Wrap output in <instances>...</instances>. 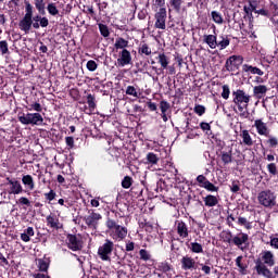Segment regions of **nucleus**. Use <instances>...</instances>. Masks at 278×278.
Listing matches in <instances>:
<instances>
[{"instance_id": "obj_1", "label": "nucleus", "mask_w": 278, "mask_h": 278, "mask_svg": "<svg viewBox=\"0 0 278 278\" xmlns=\"http://www.w3.org/2000/svg\"><path fill=\"white\" fill-rule=\"evenodd\" d=\"M277 264V256H275V252L270 250H262L258 256L254 260V267L256 275L258 277L264 278H275L273 275V266Z\"/></svg>"}, {"instance_id": "obj_2", "label": "nucleus", "mask_w": 278, "mask_h": 278, "mask_svg": "<svg viewBox=\"0 0 278 278\" xmlns=\"http://www.w3.org/2000/svg\"><path fill=\"white\" fill-rule=\"evenodd\" d=\"M123 216L118 211H111L105 220L106 231L111 233L113 240H125L127 238V227L121 223Z\"/></svg>"}, {"instance_id": "obj_3", "label": "nucleus", "mask_w": 278, "mask_h": 278, "mask_svg": "<svg viewBox=\"0 0 278 278\" xmlns=\"http://www.w3.org/2000/svg\"><path fill=\"white\" fill-rule=\"evenodd\" d=\"M232 103L235 108L240 112L241 118H247L249 116V103H251V94L242 89H237L232 91Z\"/></svg>"}, {"instance_id": "obj_4", "label": "nucleus", "mask_w": 278, "mask_h": 278, "mask_svg": "<svg viewBox=\"0 0 278 278\" xmlns=\"http://www.w3.org/2000/svg\"><path fill=\"white\" fill-rule=\"evenodd\" d=\"M24 5L25 15L18 22V29H21V31H24V34H29V31H31V27H34V20H31V16H34V5L27 0L24 1Z\"/></svg>"}, {"instance_id": "obj_5", "label": "nucleus", "mask_w": 278, "mask_h": 278, "mask_svg": "<svg viewBox=\"0 0 278 278\" xmlns=\"http://www.w3.org/2000/svg\"><path fill=\"white\" fill-rule=\"evenodd\" d=\"M257 199L260 205H263V207H268L269 210H273V207L277 205V194H275V192H273L270 189L261 191Z\"/></svg>"}, {"instance_id": "obj_6", "label": "nucleus", "mask_w": 278, "mask_h": 278, "mask_svg": "<svg viewBox=\"0 0 278 278\" xmlns=\"http://www.w3.org/2000/svg\"><path fill=\"white\" fill-rule=\"evenodd\" d=\"M65 243L70 251L78 252L84 250V237L80 233H67Z\"/></svg>"}, {"instance_id": "obj_7", "label": "nucleus", "mask_w": 278, "mask_h": 278, "mask_svg": "<svg viewBox=\"0 0 278 278\" xmlns=\"http://www.w3.org/2000/svg\"><path fill=\"white\" fill-rule=\"evenodd\" d=\"M114 241L105 239L104 243L98 249V256L102 262H112V253H114Z\"/></svg>"}, {"instance_id": "obj_8", "label": "nucleus", "mask_w": 278, "mask_h": 278, "mask_svg": "<svg viewBox=\"0 0 278 278\" xmlns=\"http://www.w3.org/2000/svg\"><path fill=\"white\" fill-rule=\"evenodd\" d=\"M18 121L22 125H42L45 118L40 113H22L18 115Z\"/></svg>"}, {"instance_id": "obj_9", "label": "nucleus", "mask_w": 278, "mask_h": 278, "mask_svg": "<svg viewBox=\"0 0 278 278\" xmlns=\"http://www.w3.org/2000/svg\"><path fill=\"white\" fill-rule=\"evenodd\" d=\"M232 244L238 247L240 251H249V247H251V242L249 241V235L247 232H239L235 235Z\"/></svg>"}, {"instance_id": "obj_10", "label": "nucleus", "mask_w": 278, "mask_h": 278, "mask_svg": "<svg viewBox=\"0 0 278 278\" xmlns=\"http://www.w3.org/2000/svg\"><path fill=\"white\" fill-rule=\"evenodd\" d=\"M242 62H244L242 55H231L226 60L225 68L228 73H233L239 71L240 66H242Z\"/></svg>"}, {"instance_id": "obj_11", "label": "nucleus", "mask_w": 278, "mask_h": 278, "mask_svg": "<svg viewBox=\"0 0 278 278\" xmlns=\"http://www.w3.org/2000/svg\"><path fill=\"white\" fill-rule=\"evenodd\" d=\"M103 216L101 213L94 211L89 212V215L84 217L85 224L89 229L97 230L99 228V220H102Z\"/></svg>"}, {"instance_id": "obj_12", "label": "nucleus", "mask_w": 278, "mask_h": 278, "mask_svg": "<svg viewBox=\"0 0 278 278\" xmlns=\"http://www.w3.org/2000/svg\"><path fill=\"white\" fill-rule=\"evenodd\" d=\"M166 18H167V12L166 8H161L159 11L154 14V27L155 29H166Z\"/></svg>"}, {"instance_id": "obj_13", "label": "nucleus", "mask_w": 278, "mask_h": 278, "mask_svg": "<svg viewBox=\"0 0 278 278\" xmlns=\"http://www.w3.org/2000/svg\"><path fill=\"white\" fill-rule=\"evenodd\" d=\"M265 139L263 141V143H261V148L263 151H270V153H274V149H277L278 147V137L277 136H274V135H268V136H265Z\"/></svg>"}, {"instance_id": "obj_14", "label": "nucleus", "mask_w": 278, "mask_h": 278, "mask_svg": "<svg viewBox=\"0 0 278 278\" xmlns=\"http://www.w3.org/2000/svg\"><path fill=\"white\" fill-rule=\"evenodd\" d=\"M129 64H132L131 52H129V50L127 49L119 51V54L117 58V66L124 67V66H129Z\"/></svg>"}, {"instance_id": "obj_15", "label": "nucleus", "mask_w": 278, "mask_h": 278, "mask_svg": "<svg viewBox=\"0 0 278 278\" xmlns=\"http://www.w3.org/2000/svg\"><path fill=\"white\" fill-rule=\"evenodd\" d=\"M253 127H255L256 134H258V136L270 135V128L268 127V124L265 123L262 118L255 119Z\"/></svg>"}, {"instance_id": "obj_16", "label": "nucleus", "mask_w": 278, "mask_h": 278, "mask_svg": "<svg viewBox=\"0 0 278 278\" xmlns=\"http://www.w3.org/2000/svg\"><path fill=\"white\" fill-rule=\"evenodd\" d=\"M46 223L47 227H50V229H55L56 231L59 229H64V224L60 223V218L53 213L46 217Z\"/></svg>"}, {"instance_id": "obj_17", "label": "nucleus", "mask_w": 278, "mask_h": 278, "mask_svg": "<svg viewBox=\"0 0 278 278\" xmlns=\"http://www.w3.org/2000/svg\"><path fill=\"white\" fill-rule=\"evenodd\" d=\"M244 18L253 20V12H257V0H248V4L243 5Z\"/></svg>"}, {"instance_id": "obj_18", "label": "nucleus", "mask_w": 278, "mask_h": 278, "mask_svg": "<svg viewBox=\"0 0 278 278\" xmlns=\"http://www.w3.org/2000/svg\"><path fill=\"white\" fill-rule=\"evenodd\" d=\"M33 21V29H40V27H49V18L47 16L42 15H33L31 16Z\"/></svg>"}, {"instance_id": "obj_19", "label": "nucleus", "mask_w": 278, "mask_h": 278, "mask_svg": "<svg viewBox=\"0 0 278 278\" xmlns=\"http://www.w3.org/2000/svg\"><path fill=\"white\" fill-rule=\"evenodd\" d=\"M182 270H197V261L192 256L185 255L180 260Z\"/></svg>"}, {"instance_id": "obj_20", "label": "nucleus", "mask_w": 278, "mask_h": 278, "mask_svg": "<svg viewBox=\"0 0 278 278\" xmlns=\"http://www.w3.org/2000/svg\"><path fill=\"white\" fill-rule=\"evenodd\" d=\"M176 231L179 236V238L186 239L188 236H190V230L188 229V224L184 220H177L176 222Z\"/></svg>"}, {"instance_id": "obj_21", "label": "nucleus", "mask_w": 278, "mask_h": 278, "mask_svg": "<svg viewBox=\"0 0 278 278\" xmlns=\"http://www.w3.org/2000/svg\"><path fill=\"white\" fill-rule=\"evenodd\" d=\"M219 157L224 166H227L233 162V150L230 148L228 151H220Z\"/></svg>"}, {"instance_id": "obj_22", "label": "nucleus", "mask_w": 278, "mask_h": 278, "mask_svg": "<svg viewBox=\"0 0 278 278\" xmlns=\"http://www.w3.org/2000/svg\"><path fill=\"white\" fill-rule=\"evenodd\" d=\"M9 186H11L10 194H21L23 192V186L18 180H12L10 177L7 178Z\"/></svg>"}, {"instance_id": "obj_23", "label": "nucleus", "mask_w": 278, "mask_h": 278, "mask_svg": "<svg viewBox=\"0 0 278 278\" xmlns=\"http://www.w3.org/2000/svg\"><path fill=\"white\" fill-rule=\"evenodd\" d=\"M267 92L268 87H266V85H258L253 87V97H255V99H264Z\"/></svg>"}, {"instance_id": "obj_24", "label": "nucleus", "mask_w": 278, "mask_h": 278, "mask_svg": "<svg viewBox=\"0 0 278 278\" xmlns=\"http://www.w3.org/2000/svg\"><path fill=\"white\" fill-rule=\"evenodd\" d=\"M161 116L164 123H168V110H170V103L166 100L160 102Z\"/></svg>"}, {"instance_id": "obj_25", "label": "nucleus", "mask_w": 278, "mask_h": 278, "mask_svg": "<svg viewBox=\"0 0 278 278\" xmlns=\"http://www.w3.org/2000/svg\"><path fill=\"white\" fill-rule=\"evenodd\" d=\"M243 73H251V75H258V77L264 76V71H262L257 66L249 65V64H243L242 66Z\"/></svg>"}, {"instance_id": "obj_26", "label": "nucleus", "mask_w": 278, "mask_h": 278, "mask_svg": "<svg viewBox=\"0 0 278 278\" xmlns=\"http://www.w3.org/2000/svg\"><path fill=\"white\" fill-rule=\"evenodd\" d=\"M203 42H205L210 49H216V47H218V38L216 35H204Z\"/></svg>"}, {"instance_id": "obj_27", "label": "nucleus", "mask_w": 278, "mask_h": 278, "mask_svg": "<svg viewBox=\"0 0 278 278\" xmlns=\"http://www.w3.org/2000/svg\"><path fill=\"white\" fill-rule=\"evenodd\" d=\"M239 136L242 138V143L245 147H253V138L251 137V134H249V130H241Z\"/></svg>"}, {"instance_id": "obj_28", "label": "nucleus", "mask_w": 278, "mask_h": 278, "mask_svg": "<svg viewBox=\"0 0 278 278\" xmlns=\"http://www.w3.org/2000/svg\"><path fill=\"white\" fill-rule=\"evenodd\" d=\"M205 207H216L218 204V198L216 195L207 194L203 198Z\"/></svg>"}, {"instance_id": "obj_29", "label": "nucleus", "mask_w": 278, "mask_h": 278, "mask_svg": "<svg viewBox=\"0 0 278 278\" xmlns=\"http://www.w3.org/2000/svg\"><path fill=\"white\" fill-rule=\"evenodd\" d=\"M139 227L140 229H144L147 233H153V224L144 217L139 218Z\"/></svg>"}, {"instance_id": "obj_30", "label": "nucleus", "mask_w": 278, "mask_h": 278, "mask_svg": "<svg viewBox=\"0 0 278 278\" xmlns=\"http://www.w3.org/2000/svg\"><path fill=\"white\" fill-rule=\"evenodd\" d=\"M219 41H217V47L219 48V51H223L231 45V39H229V36L227 35H222L219 36Z\"/></svg>"}, {"instance_id": "obj_31", "label": "nucleus", "mask_w": 278, "mask_h": 278, "mask_svg": "<svg viewBox=\"0 0 278 278\" xmlns=\"http://www.w3.org/2000/svg\"><path fill=\"white\" fill-rule=\"evenodd\" d=\"M186 2V0H169V8L168 12H172V10H174V12H181V5H184V3Z\"/></svg>"}, {"instance_id": "obj_32", "label": "nucleus", "mask_w": 278, "mask_h": 278, "mask_svg": "<svg viewBox=\"0 0 278 278\" xmlns=\"http://www.w3.org/2000/svg\"><path fill=\"white\" fill-rule=\"evenodd\" d=\"M142 192H144L142 185H135L130 188V197H134V199H140Z\"/></svg>"}, {"instance_id": "obj_33", "label": "nucleus", "mask_w": 278, "mask_h": 278, "mask_svg": "<svg viewBox=\"0 0 278 278\" xmlns=\"http://www.w3.org/2000/svg\"><path fill=\"white\" fill-rule=\"evenodd\" d=\"M127 47H129V41L123 37L116 38L115 43H114V48L116 50L122 49V51H125V49H127Z\"/></svg>"}, {"instance_id": "obj_34", "label": "nucleus", "mask_w": 278, "mask_h": 278, "mask_svg": "<svg viewBox=\"0 0 278 278\" xmlns=\"http://www.w3.org/2000/svg\"><path fill=\"white\" fill-rule=\"evenodd\" d=\"M22 184H24L28 190H34V188H36V185L34 184V177H31V175H24L22 177Z\"/></svg>"}, {"instance_id": "obj_35", "label": "nucleus", "mask_w": 278, "mask_h": 278, "mask_svg": "<svg viewBox=\"0 0 278 278\" xmlns=\"http://www.w3.org/2000/svg\"><path fill=\"white\" fill-rule=\"evenodd\" d=\"M186 247L191 251V253H203V245L199 242H186Z\"/></svg>"}, {"instance_id": "obj_36", "label": "nucleus", "mask_w": 278, "mask_h": 278, "mask_svg": "<svg viewBox=\"0 0 278 278\" xmlns=\"http://www.w3.org/2000/svg\"><path fill=\"white\" fill-rule=\"evenodd\" d=\"M211 18L213 23H215L216 25H223L225 23V18L223 17V14L218 11H212Z\"/></svg>"}, {"instance_id": "obj_37", "label": "nucleus", "mask_w": 278, "mask_h": 278, "mask_svg": "<svg viewBox=\"0 0 278 278\" xmlns=\"http://www.w3.org/2000/svg\"><path fill=\"white\" fill-rule=\"evenodd\" d=\"M50 261L49 258H39L38 268L40 273H49Z\"/></svg>"}, {"instance_id": "obj_38", "label": "nucleus", "mask_w": 278, "mask_h": 278, "mask_svg": "<svg viewBox=\"0 0 278 278\" xmlns=\"http://www.w3.org/2000/svg\"><path fill=\"white\" fill-rule=\"evenodd\" d=\"M35 8L41 16H45L47 14L46 8H47V2L45 0H35Z\"/></svg>"}, {"instance_id": "obj_39", "label": "nucleus", "mask_w": 278, "mask_h": 278, "mask_svg": "<svg viewBox=\"0 0 278 278\" xmlns=\"http://www.w3.org/2000/svg\"><path fill=\"white\" fill-rule=\"evenodd\" d=\"M242 260H244V256L240 255L236 258V266H238L239 268V273H241V275H247V268H249V265L243 264Z\"/></svg>"}, {"instance_id": "obj_40", "label": "nucleus", "mask_w": 278, "mask_h": 278, "mask_svg": "<svg viewBox=\"0 0 278 278\" xmlns=\"http://www.w3.org/2000/svg\"><path fill=\"white\" fill-rule=\"evenodd\" d=\"M160 162V156L153 152H149L146 156V164H150L151 166H155Z\"/></svg>"}, {"instance_id": "obj_41", "label": "nucleus", "mask_w": 278, "mask_h": 278, "mask_svg": "<svg viewBox=\"0 0 278 278\" xmlns=\"http://www.w3.org/2000/svg\"><path fill=\"white\" fill-rule=\"evenodd\" d=\"M157 270L160 273H170L173 270V265L166 261L159 263Z\"/></svg>"}, {"instance_id": "obj_42", "label": "nucleus", "mask_w": 278, "mask_h": 278, "mask_svg": "<svg viewBox=\"0 0 278 278\" xmlns=\"http://www.w3.org/2000/svg\"><path fill=\"white\" fill-rule=\"evenodd\" d=\"M134 186V178L131 176H125L122 180V188L129 190Z\"/></svg>"}, {"instance_id": "obj_43", "label": "nucleus", "mask_w": 278, "mask_h": 278, "mask_svg": "<svg viewBox=\"0 0 278 278\" xmlns=\"http://www.w3.org/2000/svg\"><path fill=\"white\" fill-rule=\"evenodd\" d=\"M47 10H48V13L50 14V16H58V15H60V10H58V7L53 2L48 3Z\"/></svg>"}, {"instance_id": "obj_44", "label": "nucleus", "mask_w": 278, "mask_h": 278, "mask_svg": "<svg viewBox=\"0 0 278 278\" xmlns=\"http://www.w3.org/2000/svg\"><path fill=\"white\" fill-rule=\"evenodd\" d=\"M99 31L103 38H110V28L105 24H98Z\"/></svg>"}, {"instance_id": "obj_45", "label": "nucleus", "mask_w": 278, "mask_h": 278, "mask_svg": "<svg viewBox=\"0 0 278 278\" xmlns=\"http://www.w3.org/2000/svg\"><path fill=\"white\" fill-rule=\"evenodd\" d=\"M126 94H128V97H135V99H140V94L138 93V89L134 86H128L126 88Z\"/></svg>"}, {"instance_id": "obj_46", "label": "nucleus", "mask_w": 278, "mask_h": 278, "mask_svg": "<svg viewBox=\"0 0 278 278\" xmlns=\"http://www.w3.org/2000/svg\"><path fill=\"white\" fill-rule=\"evenodd\" d=\"M28 112H37V114H40L42 112V105L39 102H34L29 104L27 108Z\"/></svg>"}, {"instance_id": "obj_47", "label": "nucleus", "mask_w": 278, "mask_h": 278, "mask_svg": "<svg viewBox=\"0 0 278 278\" xmlns=\"http://www.w3.org/2000/svg\"><path fill=\"white\" fill-rule=\"evenodd\" d=\"M159 64H161L162 68H168V56H166L164 53H160L157 56Z\"/></svg>"}, {"instance_id": "obj_48", "label": "nucleus", "mask_w": 278, "mask_h": 278, "mask_svg": "<svg viewBox=\"0 0 278 278\" xmlns=\"http://www.w3.org/2000/svg\"><path fill=\"white\" fill-rule=\"evenodd\" d=\"M238 225H240V227H244L247 229H253V225L251 224V222H249L247 219V217H238Z\"/></svg>"}, {"instance_id": "obj_49", "label": "nucleus", "mask_w": 278, "mask_h": 278, "mask_svg": "<svg viewBox=\"0 0 278 278\" xmlns=\"http://www.w3.org/2000/svg\"><path fill=\"white\" fill-rule=\"evenodd\" d=\"M0 53L1 55H10V48L7 40L0 41Z\"/></svg>"}, {"instance_id": "obj_50", "label": "nucleus", "mask_w": 278, "mask_h": 278, "mask_svg": "<svg viewBox=\"0 0 278 278\" xmlns=\"http://www.w3.org/2000/svg\"><path fill=\"white\" fill-rule=\"evenodd\" d=\"M139 55H151V48L149 45L143 43L139 50H138Z\"/></svg>"}, {"instance_id": "obj_51", "label": "nucleus", "mask_w": 278, "mask_h": 278, "mask_svg": "<svg viewBox=\"0 0 278 278\" xmlns=\"http://www.w3.org/2000/svg\"><path fill=\"white\" fill-rule=\"evenodd\" d=\"M139 256L142 262H149L151 260V253L144 249L139 250Z\"/></svg>"}, {"instance_id": "obj_52", "label": "nucleus", "mask_w": 278, "mask_h": 278, "mask_svg": "<svg viewBox=\"0 0 278 278\" xmlns=\"http://www.w3.org/2000/svg\"><path fill=\"white\" fill-rule=\"evenodd\" d=\"M195 181L200 188H204L210 180L207 179V177L199 175Z\"/></svg>"}, {"instance_id": "obj_53", "label": "nucleus", "mask_w": 278, "mask_h": 278, "mask_svg": "<svg viewBox=\"0 0 278 278\" xmlns=\"http://www.w3.org/2000/svg\"><path fill=\"white\" fill-rule=\"evenodd\" d=\"M267 170H268L269 175H271L273 177H277L278 170H277V164L276 163L267 164Z\"/></svg>"}, {"instance_id": "obj_54", "label": "nucleus", "mask_w": 278, "mask_h": 278, "mask_svg": "<svg viewBox=\"0 0 278 278\" xmlns=\"http://www.w3.org/2000/svg\"><path fill=\"white\" fill-rule=\"evenodd\" d=\"M223 91H222V98L227 101L229 99V96L231 94V89H229V85H223Z\"/></svg>"}, {"instance_id": "obj_55", "label": "nucleus", "mask_w": 278, "mask_h": 278, "mask_svg": "<svg viewBox=\"0 0 278 278\" xmlns=\"http://www.w3.org/2000/svg\"><path fill=\"white\" fill-rule=\"evenodd\" d=\"M94 101H96L94 96L91 93H88L87 103H88L90 110H94V108H97V103Z\"/></svg>"}, {"instance_id": "obj_56", "label": "nucleus", "mask_w": 278, "mask_h": 278, "mask_svg": "<svg viewBox=\"0 0 278 278\" xmlns=\"http://www.w3.org/2000/svg\"><path fill=\"white\" fill-rule=\"evenodd\" d=\"M230 191L233 192V194H238V192H240V181L233 180L230 185Z\"/></svg>"}, {"instance_id": "obj_57", "label": "nucleus", "mask_w": 278, "mask_h": 278, "mask_svg": "<svg viewBox=\"0 0 278 278\" xmlns=\"http://www.w3.org/2000/svg\"><path fill=\"white\" fill-rule=\"evenodd\" d=\"M98 67L99 65L94 60H89L87 62V70L90 71V73H94V71H97Z\"/></svg>"}, {"instance_id": "obj_58", "label": "nucleus", "mask_w": 278, "mask_h": 278, "mask_svg": "<svg viewBox=\"0 0 278 278\" xmlns=\"http://www.w3.org/2000/svg\"><path fill=\"white\" fill-rule=\"evenodd\" d=\"M205 106L202 104H195L193 111L195 114H198V116H203V114H205Z\"/></svg>"}, {"instance_id": "obj_59", "label": "nucleus", "mask_w": 278, "mask_h": 278, "mask_svg": "<svg viewBox=\"0 0 278 278\" xmlns=\"http://www.w3.org/2000/svg\"><path fill=\"white\" fill-rule=\"evenodd\" d=\"M45 199L51 203V201H54L55 197H58V193L53 189H51L48 193L43 194Z\"/></svg>"}, {"instance_id": "obj_60", "label": "nucleus", "mask_w": 278, "mask_h": 278, "mask_svg": "<svg viewBox=\"0 0 278 278\" xmlns=\"http://www.w3.org/2000/svg\"><path fill=\"white\" fill-rule=\"evenodd\" d=\"M233 233H231V231H227L224 236V242H228V244H233Z\"/></svg>"}, {"instance_id": "obj_61", "label": "nucleus", "mask_w": 278, "mask_h": 278, "mask_svg": "<svg viewBox=\"0 0 278 278\" xmlns=\"http://www.w3.org/2000/svg\"><path fill=\"white\" fill-rule=\"evenodd\" d=\"M204 190H207V192H218V187H216L214 184L208 181L204 187Z\"/></svg>"}, {"instance_id": "obj_62", "label": "nucleus", "mask_w": 278, "mask_h": 278, "mask_svg": "<svg viewBox=\"0 0 278 278\" xmlns=\"http://www.w3.org/2000/svg\"><path fill=\"white\" fill-rule=\"evenodd\" d=\"M147 16H149V11H147V9H141L138 12L137 18H139V21H144Z\"/></svg>"}, {"instance_id": "obj_63", "label": "nucleus", "mask_w": 278, "mask_h": 278, "mask_svg": "<svg viewBox=\"0 0 278 278\" xmlns=\"http://www.w3.org/2000/svg\"><path fill=\"white\" fill-rule=\"evenodd\" d=\"M255 14H258L260 16H265L266 18H270V11L266 9H256Z\"/></svg>"}, {"instance_id": "obj_64", "label": "nucleus", "mask_w": 278, "mask_h": 278, "mask_svg": "<svg viewBox=\"0 0 278 278\" xmlns=\"http://www.w3.org/2000/svg\"><path fill=\"white\" fill-rule=\"evenodd\" d=\"M269 247H271V249H276L278 251V238L277 237H270Z\"/></svg>"}]
</instances>
